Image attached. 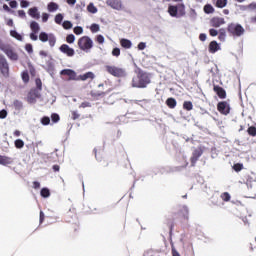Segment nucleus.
<instances>
[{
	"mask_svg": "<svg viewBox=\"0 0 256 256\" xmlns=\"http://www.w3.org/2000/svg\"><path fill=\"white\" fill-rule=\"evenodd\" d=\"M60 76L63 81H79V76L77 72L70 68H65L60 71Z\"/></svg>",
	"mask_w": 256,
	"mask_h": 256,
	"instance_id": "0eeeda50",
	"label": "nucleus"
},
{
	"mask_svg": "<svg viewBox=\"0 0 256 256\" xmlns=\"http://www.w3.org/2000/svg\"><path fill=\"white\" fill-rule=\"evenodd\" d=\"M49 59L46 62V67H44V69H46L47 73H49L50 77H55V64L52 62L53 61V56H49Z\"/></svg>",
	"mask_w": 256,
	"mask_h": 256,
	"instance_id": "2eb2a0df",
	"label": "nucleus"
},
{
	"mask_svg": "<svg viewBox=\"0 0 256 256\" xmlns=\"http://www.w3.org/2000/svg\"><path fill=\"white\" fill-rule=\"evenodd\" d=\"M77 45L80 51H84V53H91L93 39L89 36H82L78 39Z\"/></svg>",
	"mask_w": 256,
	"mask_h": 256,
	"instance_id": "7ed1b4c3",
	"label": "nucleus"
},
{
	"mask_svg": "<svg viewBox=\"0 0 256 256\" xmlns=\"http://www.w3.org/2000/svg\"><path fill=\"white\" fill-rule=\"evenodd\" d=\"M21 79L23 83L27 84L31 80V77L29 76V71L24 70L21 72Z\"/></svg>",
	"mask_w": 256,
	"mask_h": 256,
	"instance_id": "f704fd0d",
	"label": "nucleus"
},
{
	"mask_svg": "<svg viewBox=\"0 0 256 256\" xmlns=\"http://www.w3.org/2000/svg\"><path fill=\"white\" fill-rule=\"evenodd\" d=\"M111 55H112L113 57H119V56L121 55V48H119V47H114V48L112 49Z\"/></svg>",
	"mask_w": 256,
	"mask_h": 256,
	"instance_id": "3c124183",
	"label": "nucleus"
},
{
	"mask_svg": "<svg viewBox=\"0 0 256 256\" xmlns=\"http://www.w3.org/2000/svg\"><path fill=\"white\" fill-rule=\"evenodd\" d=\"M87 79H91V81H93V79H95V73L88 71L84 74L78 75V81H87Z\"/></svg>",
	"mask_w": 256,
	"mask_h": 256,
	"instance_id": "aec40b11",
	"label": "nucleus"
},
{
	"mask_svg": "<svg viewBox=\"0 0 256 256\" xmlns=\"http://www.w3.org/2000/svg\"><path fill=\"white\" fill-rule=\"evenodd\" d=\"M60 25H62L63 29L69 31V29H73V22L70 20H64Z\"/></svg>",
	"mask_w": 256,
	"mask_h": 256,
	"instance_id": "58836bf2",
	"label": "nucleus"
},
{
	"mask_svg": "<svg viewBox=\"0 0 256 256\" xmlns=\"http://www.w3.org/2000/svg\"><path fill=\"white\" fill-rule=\"evenodd\" d=\"M37 99H41V92H38L37 89L31 88L27 94V103H29V105H35V103H37Z\"/></svg>",
	"mask_w": 256,
	"mask_h": 256,
	"instance_id": "1a4fd4ad",
	"label": "nucleus"
},
{
	"mask_svg": "<svg viewBox=\"0 0 256 256\" xmlns=\"http://www.w3.org/2000/svg\"><path fill=\"white\" fill-rule=\"evenodd\" d=\"M13 107H14L15 111H22V109H23V101H21L19 99H15L13 101Z\"/></svg>",
	"mask_w": 256,
	"mask_h": 256,
	"instance_id": "72a5a7b5",
	"label": "nucleus"
},
{
	"mask_svg": "<svg viewBox=\"0 0 256 256\" xmlns=\"http://www.w3.org/2000/svg\"><path fill=\"white\" fill-rule=\"evenodd\" d=\"M0 74L5 79H9L11 75V68L9 67V61H7V58L5 55L0 53Z\"/></svg>",
	"mask_w": 256,
	"mask_h": 256,
	"instance_id": "39448f33",
	"label": "nucleus"
},
{
	"mask_svg": "<svg viewBox=\"0 0 256 256\" xmlns=\"http://www.w3.org/2000/svg\"><path fill=\"white\" fill-rule=\"evenodd\" d=\"M32 187H33V189H41V182H39V181H37V180H35V181H33L32 182Z\"/></svg>",
	"mask_w": 256,
	"mask_h": 256,
	"instance_id": "774afa93",
	"label": "nucleus"
},
{
	"mask_svg": "<svg viewBox=\"0 0 256 256\" xmlns=\"http://www.w3.org/2000/svg\"><path fill=\"white\" fill-rule=\"evenodd\" d=\"M35 85L36 87L32 89H37V91L41 93V91H43V81H41V78L35 79Z\"/></svg>",
	"mask_w": 256,
	"mask_h": 256,
	"instance_id": "ea45409f",
	"label": "nucleus"
},
{
	"mask_svg": "<svg viewBox=\"0 0 256 256\" xmlns=\"http://www.w3.org/2000/svg\"><path fill=\"white\" fill-rule=\"evenodd\" d=\"M165 105L168 107V109H175V107H177V99L168 97L165 101Z\"/></svg>",
	"mask_w": 256,
	"mask_h": 256,
	"instance_id": "5701e85b",
	"label": "nucleus"
},
{
	"mask_svg": "<svg viewBox=\"0 0 256 256\" xmlns=\"http://www.w3.org/2000/svg\"><path fill=\"white\" fill-rule=\"evenodd\" d=\"M210 25H211V27H214L217 29V28L221 27V25H225V18H221L218 16L212 17L210 19Z\"/></svg>",
	"mask_w": 256,
	"mask_h": 256,
	"instance_id": "6ab92c4d",
	"label": "nucleus"
},
{
	"mask_svg": "<svg viewBox=\"0 0 256 256\" xmlns=\"http://www.w3.org/2000/svg\"><path fill=\"white\" fill-rule=\"evenodd\" d=\"M256 2H251L248 5H242L240 6L241 11H247V9H249V11H256V8H251V5L255 4Z\"/></svg>",
	"mask_w": 256,
	"mask_h": 256,
	"instance_id": "c03bdc74",
	"label": "nucleus"
},
{
	"mask_svg": "<svg viewBox=\"0 0 256 256\" xmlns=\"http://www.w3.org/2000/svg\"><path fill=\"white\" fill-rule=\"evenodd\" d=\"M7 115H9V112H7V109L0 110V119H7Z\"/></svg>",
	"mask_w": 256,
	"mask_h": 256,
	"instance_id": "0e129e2a",
	"label": "nucleus"
},
{
	"mask_svg": "<svg viewBox=\"0 0 256 256\" xmlns=\"http://www.w3.org/2000/svg\"><path fill=\"white\" fill-rule=\"evenodd\" d=\"M29 27L32 32L40 33L41 31V25H39V22L35 20L30 21Z\"/></svg>",
	"mask_w": 256,
	"mask_h": 256,
	"instance_id": "393cba45",
	"label": "nucleus"
},
{
	"mask_svg": "<svg viewBox=\"0 0 256 256\" xmlns=\"http://www.w3.org/2000/svg\"><path fill=\"white\" fill-rule=\"evenodd\" d=\"M146 48H147V43L145 42H139L137 45L138 51H145Z\"/></svg>",
	"mask_w": 256,
	"mask_h": 256,
	"instance_id": "680f3d73",
	"label": "nucleus"
},
{
	"mask_svg": "<svg viewBox=\"0 0 256 256\" xmlns=\"http://www.w3.org/2000/svg\"><path fill=\"white\" fill-rule=\"evenodd\" d=\"M217 51H221V43H218L217 40H212L208 45V52L215 55Z\"/></svg>",
	"mask_w": 256,
	"mask_h": 256,
	"instance_id": "dca6fc26",
	"label": "nucleus"
},
{
	"mask_svg": "<svg viewBox=\"0 0 256 256\" xmlns=\"http://www.w3.org/2000/svg\"><path fill=\"white\" fill-rule=\"evenodd\" d=\"M87 11H88V13L95 15V13H97L99 11V9L97 8V6H95V4L93 2H90L87 5Z\"/></svg>",
	"mask_w": 256,
	"mask_h": 256,
	"instance_id": "473e14b6",
	"label": "nucleus"
},
{
	"mask_svg": "<svg viewBox=\"0 0 256 256\" xmlns=\"http://www.w3.org/2000/svg\"><path fill=\"white\" fill-rule=\"evenodd\" d=\"M203 11L206 15H213L215 13V7L211 3H207L204 5Z\"/></svg>",
	"mask_w": 256,
	"mask_h": 256,
	"instance_id": "a878e982",
	"label": "nucleus"
},
{
	"mask_svg": "<svg viewBox=\"0 0 256 256\" xmlns=\"http://www.w3.org/2000/svg\"><path fill=\"white\" fill-rule=\"evenodd\" d=\"M91 33H99L101 31V26L98 23H92L89 26Z\"/></svg>",
	"mask_w": 256,
	"mask_h": 256,
	"instance_id": "e433bc0d",
	"label": "nucleus"
},
{
	"mask_svg": "<svg viewBox=\"0 0 256 256\" xmlns=\"http://www.w3.org/2000/svg\"><path fill=\"white\" fill-rule=\"evenodd\" d=\"M213 91L217 95V97H219V99H227V91L225 90V88L217 84H213Z\"/></svg>",
	"mask_w": 256,
	"mask_h": 256,
	"instance_id": "4468645a",
	"label": "nucleus"
},
{
	"mask_svg": "<svg viewBox=\"0 0 256 256\" xmlns=\"http://www.w3.org/2000/svg\"><path fill=\"white\" fill-rule=\"evenodd\" d=\"M3 53H5L6 57H8V59L11 61H19V54L15 52L13 46L10 45Z\"/></svg>",
	"mask_w": 256,
	"mask_h": 256,
	"instance_id": "ddd939ff",
	"label": "nucleus"
},
{
	"mask_svg": "<svg viewBox=\"0 0 256 256\" xmlns=\"http://www.w3.org/2000/svg\"><path fill=\"white\" fill-rule=\"evenodd\" d=\"M221 199H222L225 203H227V202L231 201V194H229V192H223V193L221 194Z\"/></svg>",
	"mask_w": 256,
	"mask_h": 256,
	"instance_id": "de8ad7c7",
	"label": "nucleus"
},
{
	"mask_svg": "<svg viewBox=\"0 0 256 256\" xmlns=\"http://www.w3.org/2000/svg\"><path fill=\"white\" fill-rule=\"evenodd\" d=\"M208 33H209L210 37H217V35H219V30H217L215 28H210L208 30Z\"/></svg>",
	"mask_w": 256,
	"mask_h": 256,
	"instance_id": "13d9d810",
	"label": "nucleus"
},
{
	"mask_svg": "<svg viewBox=\"0 0 256 256\" xmlns=\"http://www.w3.org/2000/svg\"><path fill=\"white\" fill-rule=\"evenodd\" d=\"M58 49L60 53H63L66 57H75V49L71 48L68 44H61Z\"/></svg>",
	"mask_w": 256,
	"mask_h": 256,
	"instance_id": "9b49d317",
	"label": "nucleus"
},
{
	"mask_svg": "<svg viewBox=\"0 0 256 256\" xmlns=\"http://www.w3.org/2000/svg\"><path fill=\"white\" fill-rule=\"evenodd\" d=\"M10 37H13L16 41H23L25 39V35L19 33L17 29L10 30Z\"/></svg>",
	"mask_w": 256,
	"mask_h": 256,
	"instance_id": "412c9836",
	"label": "nucleus"
},
{
	"mask_svg": "<svg viewBox=\"0 0 256 256\" xmlns=\"http://www.w3.org/2000/svg\"><path fill=\"white\" fill-rule=\"evenodd\" d=\"M40 123L44 127H47V125H51V117H49V116H42L40 118Z\"/></svg>",
	"mask_w": 256,
	"mask_h": 256,
	"instance_id": "4c0bfd02",
	"label": "nucleus"
},
{
	"mask_svg": "<svg viewBox=\"0 0 256 256\" xmlns=\"http://www.w3.org/2000/svg\"><path fill=\"white\" fill-rule=\"evenodd\" d=\"M17 15L18 17H20V19H25L27 17V13L25 12V10H18Z\"/></svg>",
	"mask_w": 256,
	"mask_h": 256,
	"instance_id": "338daca9",
	"label": "nucleus"
},
{
	"mask_svg": "<svg viewBox=\"0 0 256 256\" xmlns=\"http://www.w3.org/2000/svg\"><path fill=\"white\" fill-rule=\"evenodd\" d=\"M49 17H51V14L43 12L41 15L42 23H47V21H49Z\"/></svg>",
	"mask_w": 256,
	"mask_h": 256,
	"instance_id": "bf43d9fd",
	"label": "nucleus"
},
{
	"mask_svg": "<svg viewBox=\"0 0 256 256\" xmlns=\"http://www.w3.org/2000/svg\"><path fill=\"white\" fill-rule=\"evenodd\" d=\"M151 85V73L139 69L136 76L132 78L130 87L133 89H147Z\"/></svg>",
	"mask_w": 256,
	"mask_h": 256,
	"instance_id": "f03ea898",
	"label": "nucleus"
},
{
	"mask_svg": "<svg viewBox=\"0 0 256 256\" xmlns=\"http://www.w3.org/2000/svg\"><path fill=\"white\" fill-rule=\"evenodd\" d=\"M43 223H45V212H43V210H40L39 224L43 225Z\"/></svg>",
	"mask_w": 256,
	"mask_h": 256,
	"instance_id": "e2e57ef3",
	"label": "nucleus"
},
{
	"mask_svg": "<svg viewBox=\"0 0 256 256\" xmlns=\"http://www.w3.org/2000/svg\"><path fill=\"white\" fill-rule=\"evenodd\" d=\"M64 19H65V14L58 13L54 17V23H56V25H61Z\"/></svg>",
	"mask_w": 256,
	"mask_h": 256,
	"instance_id": "2f4dec72",
	"label": "nucleus"
},
{
	"mask_svg": "<svg viewBox=\"0 0 256 256\" xmlns=\"http://www.w3.org/2000/svg\"><path fill=\"white\" fill-rule=\"evenodd\" d=\"M90 95H91V97H103V96H105V92L91 91Z\"/></svg>",
	"mask_w": 256,
	"mask_h": 256,
	"instance_id": "6e6d98bb",
	"label": "nucleus"
},
{
	"mask_svg": "<svg viewBox=\"0 0 256 256\" xmlns=\"http://www.w3.org/2000/svg\"><path fill=\"white\" fill-rule=\"evenodd\" d=\"M218 39L222 43H225V39H227V30L225 28H220L218 30Z\"/></svg>",
	"mask_w": 256,
	"mask_h": 256,
	"instance_id": "c85d7f7f",
	"label": "nucleus"
},
{
	"mask_svg": "<svg viewBox=\"0 0 256 256\" xmlns=\"http://www.w3.org/2000/svg\"><path fill=\"white\" fill-rule=\"evenodd\" d=\"M106 5L116 11H121V9H123V2H121V0H107Z\"/></svg>",
	"mask_w": 256,
	"mask_h": 256,
	"instance_id": "f3484780",
	"label": "nucleus"
},
{
	"mask_svg": "<svg viewBox=\"0 0 256 256\" xmlns=\"http://www.w3.org/2000/svg\"><path fill=\"white\" fill-rule=\"evenodd\" d=\"M66 43H68V45H73V43H75V35L74 34H68L66 36Z\"/></svg>",
	"mask_w": 256,
	"mask_h": 256,
	"instance_id": "49530a36",
	"label": "nucleus"
},
{
	"mask_svg": "<svg viewBox=\"0 0 256 256\" xmlns=\"http://www.w3.org/2000/svg\"><path fill=\"white\" fill-rule=\"evenodd\" d=\"M9 46V44H5L3 40L0 38V51L4 52Z\"/></svg>",
	"mask_w": 256,
	"mask_h": 256,
	"instance_id": "69168bd1",
	"label": "nucleus"
},
{
	"mask_svg": "<svg viewBox=\"0 0 256 256\" xmlns=\"http://www.w3.org/2000/svg\"><path fill=\"white\" fill-rule=\"evenodd\" d=\"M39 41H41V43L49 42L50 47H55V44L57 43V37L53 33L41 31L39 33Z\"/></svg>",
	"mask_w": 256,
	"mask_h": 256,
	"instance_id": "423d86ee",
	"label": "nucleus"
},
{
	"mask_svg": "<svg viewBox=\"0 0 256 256\" xmlns=\"http://www.w3.org/2000/svg\"><path fill=\"white\" fill-rule=\"evenodd\" d=\"M213 4L218 8V9H225L227 7L228 0H212Z\"/></svg>",
	"mask_w": 256,
	"mask_h": 256,
	"instance_id": "c756f323",
	"label": "nucleus"
},
{
	"mask_svg": "<svg viewBox=\"0 0 256 256\" xmlns=\"http://www.w3.org/2000/svg\"><path fill=\"white\" fill-rule=\"evenodd\" d=\"M40 196L42 197V199H49V197H51V189H49L47 187L41 188Z\"/></svg>",
	"mask_w": 256,
	"mask_h": 256,
	"instance_id": "bb28decb",
	"label": "nucleus"
},
{
	"mask_svg": "<svg viewBox=\"0 0 256 256\" xmlns=\"http://www.w3.org/2000/svg\"><path fill=\"white\" fill-rule=\"evenodd\" d=\"M50 121L52 125H55L56 123H59V121H61V116H59L58 113L53 112L50 116Z\"/></svg>",
	"mask_w": 256,
	"mask_h": 256,
	"instance_id": "c9c22d12",
	"label": "nucleus"
},
{
	"mask_svg": "<svg viewBox=\"0 0 256 256\" xmlns=\"http://www.w3.org/2000/svg\"><path fill=\"white\" fill-rule=\"evenodd\" d=\"M29 38L31 39V41H38L39 32H30Z\"/></svg>",
	"mask_w": 256,
	"mask_h": 256,
	"instance_id": "864d4df0",
	"label": "nucleus"
},
{
	"mask_svg": "<svg viewBox=\"0 0 256 256\" xmlns=\"http://www.w3.org/2000/svg\"><path fill=\"white\" fill-rule=\"evenodd\" d=\"M14 145L16 149H23V147H25V141H23L21 138H18L14 141Z\"/></svg>",
	"mask_w": 256,
	"mask_h": 256,
	"instance_id": "a19ab883",
	"label": "nucleus"
},
{
	"mask_svg": "<svg viewBox=\"0 0 256 256\" xmlns=\"http://www.w3.org/2000/svg\"><path fill=\"white\" fill-rule=\"evenodd\" d=\"M8 5L10 9H17V7H19V3L17 2V0H10L8 2Z\"/></svg>",
	"mask_w": 256,
	"mask_h": 256,
	"instance_id": "4d7b16f0",
	"label": "nucleus"
},
{
	"mask_svg": "<svg viewBox=\"0 0 256 256\" xmlns=\"http://www.w3.org/2000/svg\"><path fill=\"white\" fill-rule=\"evenodd\" d=\"M120 46L123 49H131V47H133V42H131V40H129L127 38H121L120 39Z\"/></svg>",
	"mask_w": 256,
	"mask_h": 256,
	"instance_id": "b1692460",
	"label": "nucleus"
},
{
	"mask_svg": "<svg viewBox=\"0 0 256 256\" xmlns=\"http://www.w3.org/2000/svg\"><path fill=\"white\" fill-rule=\"evenodd\" d=\"M27 14L29 15V17H31V19H36V20L41 19V12L39 11V7L37 6L30 7L28 9Z\"/></svg>",
	"mask_w": 256,
	"mask_h": 256,
	"instance_id": "a211bd4d",
	"label": "nucleus"
},
{
	"mask_svg": "<svg viewBox=\"0 0 256 256\" xmlns=\"http://www.w3.org/2000/svg\"><path fill=\"white\" fill-rule=\"evenodd\" d=\"M94 40L96 43H98V45H103V43H105V36L102 34H97Z\"/></svg>",
	"mask_w": 256,
	"mask_h": 256,
	"instance_id": "37998d69",
	"label": "nucleus"
},
{
	"mask_svg": "<svg viewBox=\"0 0 256 256\" xmlns=\"http://www.w3.org/2000/svg\"><path fill=\"white\" fill-rule=\"evenodd\" d=\"M247 133L248 135H250V137H256V127L255 126H249L247 129Z\"/></svg>",
	"mask_w": 256,
	"mask_h": 256,
	"instance_id": "a18cd8bd",
	"label": "nucleus"
},
{
	"mask_svg": "<svg viewBox=\"0 0 256 256\" xmlns=\"http://www.w3.org/2000/svg\"><path fill=\"white\" fill-rule=\"evenodd\" d=\"M233 171H235V173H240V171H243V163L238 162V163H234L232 166Z\"/></svg>",
	"mask_w": 256,
	"mask_h": 256,
	"instance_id": "79ce46f5",
	"label": "nucleus"
},
{
	"mask_svg": "<svg viewBox=\"0 0 256 256\" xmlns=\"http://www.w3.org/2000/svg\"><path fill=\"white\" fill-rule=\"evenodd\" d=\"M217 110L221 115H229L231 113V105L227 101H220L217 104Z\"/></svg>",
	"mask_w": 256,
	"mask_h": 256,
	"instance_id": "9d476101",
	"label": "nucleus"
},
{
	"mask_svg": "<svg viewBox=\"0 0 256 256\" xmlns=\"http://www.w3.org/2000/svg\"><path fill=\"white\" fill-rule=\"evenodd\" d=\"M12 163L11 157L0 155V165L7 167V165H11Z\"/></svg>",
	"mask_w": 256,
	"mask_h": 256,
	"instance_id": "cd10ccee",
	"label": "nucleus"
},
{
	"mask_svg": "<svg viewBox=\"0 0 256 256\" xmlns=\"http://www.w3.org/2000/svg\"><path fill=\"white\" fill-rule=\"evenodd\" d=\"M73 31L75 35H83V26H76Z\"/></svg>",
	"mask_w": 256,
	"mask_h": 256,
	"instance_id": "5fc2aeb1",
	"label": "nucleus"
},
{
	"mask_svg": "<svg viewBox=\"0 0 256 256\" xmlns=\"http://www.w3.org/2000/svg\"><path fill=\"white\" fill-rule=\"evenodd\" d=\"M25 51L27 52L28 55L33 54V44L31 43H26L24 46Z\"/></svg>",
	"mask_w": 256,
	"mask_h": 256,
	"instance_id": "09e8293b",
	"label": "nucleus"
},
{
	"mask_svg": "<svg viewBox=\"0 0 256 256\" xmlns=\"http://www.w3.org/2000/svg\"><path fill=\"white\" fill-rule=\"evenodd\" d=\"M176 4H172V3ZM162 3H170L168 4L167 13L170 15V17H173L175 19H181V17H185L186 15V7L185 3H183V0H162Z\"/></svg>",
	"mask_w": 256,
	"mask_h": 256,
	"instance_id": "f257e3e1",
	"label": "nucleus"
},
{
	"mask_svg": "<svg viewBox=\"0 0 256 256\" xmlns=\"http://www.w3.org/2000/svg\"><path fill=\"white\" fill-rule=\"evenodd\" d=\"M227 32L232 37H242V35H245V28L239 23H230L227 26Z\"/></svg>",
	"mask_w": 256,
	"mask_h": 256,
	"instance_id": "20e7f679",
	"label": "nucleus"
},
{
	"mask_svg": "<svg viewBox=\"0 0 256 256\" xmlns=\"http://www.w3.org/2000/svg\"><path fill=\"white\" fill-rule=\"evenodd\" d=\"M21 9H27V7L31 6V2L29 0H19Z\"/></svg>",
	"mask_w": 256,
	"mask_h": 256,
	"instance_id": "8fccbe9b",
	"label": "nucleus"
},
{
	"mask_svg": "<svg viewBox=\"0 0 256 256\" xmlns=\"http://www.w3.org/2000/svg\"><path fill=\"white\" fill-rule=\"evenodd\" d=\"M182 213H183L184 219H189V207H187V205H184L182 207Z\"/></svg>",
	"mask_w": 256,
	"mask_h": 256,
	"instance_id": "603ef678",
	"label": "nucleus"
},
{
	"mask_svg": "<svg viewBox=\"0 0 256 256\" xmlns=\"http://www.w3.org/2000/svg\"><path fill=\"white\" fill-rule=\"evenodd\" d=\"M47 11L48 13H55L57 11H59V4L57 2H49L47 4Z\"/></svg>",
	"mask_w": 256,
	"mask_h": 256,
	"instance_id": "4be33fe9",
	"label": "nucleus"
},
{
	"mask_svg": "<svg viewBox=\"0 0 256 256\" xmlns=\"http://www.w3.org/2000/svg\"><path fill=\"white\" fill-rule=\"evenodd\" d=\"M182 109L184 111H193V102L190 100H185L182 104Z\"/></svg>",
	"mask_w": 256,
	"mask_h": 256,
	"instance_id": "7c9ffc66",
	"label": "nucleus"
},
{
	"mask_svg": "<svg viewBox=\"0 0 256 256\" xmlns=\"http://www.w3.org/2000/svg\"><path fill=\"white\" fill-rule=\"evenodd\" d=\"M189 17L190 19H193V20L197 19V11L194 8L190 9Z\"/></svg>",
	"mask_w": 256,
	"mask_h": 256,
	"instance_id": "052dcab7",
	"label": "nucleus"
},
{
	"mask_svg": "<svg viewBox=\"0 0 256 256\" xmlns=\"http://www.w3.org/2000/svg\"><path fill=\"white\" fill-rule=\"evenodd\" d=\"M201 155H203L202 147H198L192 152V156L190 158V163L192 167H195V164L197 163V161H199V158L201 157Z\"/></svg>",
	"mask_w": 256,
	"mask_h": 256,
	"instance_id": "f8f14e48",
	"label": "nucleus"
},
{
	"mask_svg": "<svg viewBox=\"0 0 256 256\" xmlns=\"http://www.w3.org/2000/svg\"><path fill=\"white\" fill-rule=\"evenodd\" d=\"M106 71L107 73H109L110 75H112L113 77H125V75H127V73L125 72V69L117 67V66H111V65H106Z\"/></svg>",
	"mask_w": 256,
	"mask_h": 256,
	"instance_id": "6e6552de",
	"label": "nucleus"
}]
</instances>
